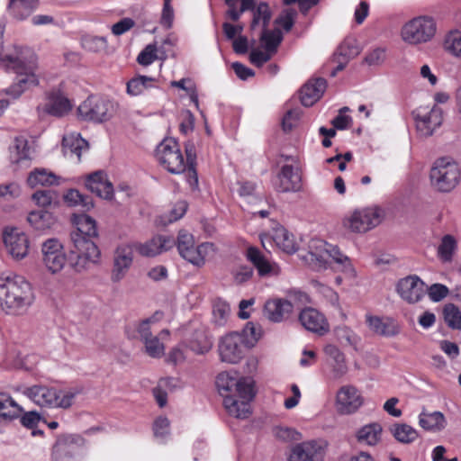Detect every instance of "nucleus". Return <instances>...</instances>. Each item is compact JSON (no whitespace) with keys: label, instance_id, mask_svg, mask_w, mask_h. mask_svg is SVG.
<instances>
[{"label":"nucleus","instance_id":"30","mask_svg":"<svg viewBox=\"0 0 461 461\" xmlns=\"http://www.w3.org/2000/svg\"><path fill=\"white\" fill-rule=\"evenodd\" d=\"M189 350L196 355H204L212 348V338L204 326H199L187 340Z\"/></svg>","mask_w":461,"mask_h":461},{"label":"nucleus","instance_id":"4","mask_svg":"<svg viewBox=\"0 0 461 461\" xmlns=\"http://www.w3.org/2000/svg\"><path fill=\"white\" fill-rule=\"evenodd\" d=\"M32 285L14 273L0 276V309L8 315L25 313L35 302Z\"/></svg>","mask_w":461,"mask_h":461},{"label":"nucleus","instance_id":"20","mask_svg":"<svg viewBox=\"0 0 461 461\" xmlns=\"http://www.w3.org/2000/svg\"><path fill=\"white\" fill-rule=\"evenodd\" d=\"M3 240L7 253L13 259L19 261L28 256L30 240L23 231L17 228H5Z\"/></svg>","mask_w":461,"mask_h":461},{"label":"nucleus","instance_id":"41","mask_svg":"<svg viewBox=\"0 0 461 461\" xmlns=\"http://www.w3.org/2000/svg\"><path fill=\"white\" fill-rule=\"evenodd\" d=\"M29 223L35 230H44L50 229L56 223L54 215L45 210H37L31 212L27 218Z\"/></svg>","mask_w":461,"mask_h":461},{"label":"nucleus","instance_id":"37","mask_svg":"<svg viewBox=\"0 0 461 461\" xmlns=\"http://www.w3.org/2000/svg\"><path fill=\"white\" fill-rule=\"evenodd\" d=\"M323 350L325 355L332 360V374L334 378L338 379L343 376L348 371L344 354L332 344L325 346Z\"/></svg>","mask_w":461,"mask_h":461},{"label":"nucleus","instance_id":"47","mask_svg":"<svg viewBox=\"0 0 461 461\" xmlns=\"http://www.w3.org/2000/svg\"><path fill=\"white\" fill-rule=\"evenodd\" d=\"M457 242L454 236L447 234L442 237L438 248V256L441 260L447 262L452 259L453 254L456 250Z\"/></svg>","mask_w":461,"mask_h":461},{"label":"nucleus","instance_id":"39","mask_svg":"<svg viewBox=\"0 0 461 461\" xmlns=\"http://www.w3.org/2000/svg\"><path fill=\"white\" fill-rule=\"evenodd\" d=\"M419 424L426 430L440 431L445 429L447 421L445 416L440 411L430 413L422 411L419 415Z\"/></svg>","mask_w":461,"mask_h":461},{"label":"nucleus","instance_id":"40","mask_svg":"<svg viewBox=\"0 0 461 461\" xmlns=\"http://www.w3.org/2000/svg\"><path fill=\"white\" fill-rule=\"evenodd\" d=\"M273 240L279 249L288 254H293L298 249V245L294 235L284 227H279L275 230Z\"/></svg>","mask_w":461,"mask_h":461},{"label":"nucleus","instance_id":"21","mask_svg":"<svg viewBox=\"0 0 461 461\" xmlns=\"http://www.w3.org/2000/svg\"><path fill=\"white\" fill-rule=\"evenodd\" d=\"M273 187L278 193H298L302 190V176L298 167L285 164L273 180Z\"/></svg>","mask_w":461,"mask_h":461},{"label":"nucleus","instance_id":"23","mask_svg":"<svg viewBox=\"0 0 461 461\" xmlns=\"http://www.w3.org/2000/svg\"><path fill=\"white\" fill-rule=\"evenodd\" d=\"M134 247L131 243L121 244L114 251L113 266L111 280L114 283L122 280L129 271L133 261Z\"/></svg>","mask_w":461,"mask_h":461},{"label":"nucleus","instance_id":"33","mask_svg":"<svg viewBox=\"0 0 461 461\" xmlns=\"http://www.w3.org/2000/svg\"><path fill=\"white\" fill-rule=\"evenodd\" d=\"M382 432V426L377 422H372L358 429L355 436L359 444L375 447L381 441Z\"/></svg>","mask_w":461,"mask_h":461},{"label":"nucleus","instance_id":"55","mask_svg":"<svg viewBox=\"0 0 461 461\" xmlns=\"http://www.w3.org/2000/svg\"><path fill=\"white\" fill-rule=\"evenodd\" d=\"M82 47L92 52H97L106 47L107 41L104 37L86 36L81 41Z\"/></svg>","mask_w":461,"mask_h":461},{"label":"nucleus","instance_id":"18","mask_svg":"<svg viewBox=\"0 0 461 461\" xmlns=\"http://www.w3.org/2000/svg\"><path fill=\"white\" fill-rule=\"evenodd\" d=\"M364 404V397L360 391L354 385L341 386L335 399V408L341 415H350L357 412Z\"/></svg>","mask_w":461,"mask_h":461},{"label":"nucleus","instance_id":"1","mask_svg":"<svg viewBox=\"0 0 461 461\" xmlns=\"http://www.w3.org/2000/svg\"><path fill=\"white\" fill-rule=\"evenodd\" d=\"M76 230L70 233V267L77 274L89 271L101 260V251L91 238L97 235L95 221L84 213L74 214Z\"/></svg>","mask_w":461,"mask_h":461},{"label":"nucleus","instance_id":"53","mask_svg":"<svg viewBox=\"0 0 461 461\" xmlns=\"http://www.w3.org/2000/svg\"><path fill=\"white\" fill-rule=\"evenodd\" d=\"M64 199L66 203H68L71 206L75 205H82L86 210H89L93 207V203L88 200L87 197H85L83 194L79 193V191L76 189H70L65 194Z\"/></svg>","mask_w":461,"mask_h":461},{"label":"nucleus","instance_id":"22","mask_svg":"<svg viewBox=\"0 0 461 461\" xmlns=\"http://www.w3.org/2000/svg\"><path fill=\"white\" fill-rule=\"evenodd\" d=\"M300 324L308 331L323 336L330 331L326 316L312 307H304L298 314Z\"/></svg>","mask_w":461,"mask_h":461},{"label":"nucleus","instance_id":"60","mask_svg":"<svg viewBox=\"0 0 461 461\" xmlns=\"http://www.w3.org/2000/svg\"><path fill=\"white\" fill-rule=\"evenodd\" d=\"M172 0H164L160 23L167 29H170L174 22V9L171 5Z\"/></svg>","mask_w":461,"mask_h":461},{"label":"nucleus","instance_id":"45","mask_svg":"<svg viewBox=\"0 0 461 461\" xmlns=\"http://www.w3.org/2000/svg\"><path fill=\"white\" fill-rule=\"evenodd\" d=\"M27 183L32 188L38 185H52L58 184V177L44 168H36L30 173Z\"/></svg>","mask_w":461,"mask_h":461},{"label":"nucleus","instance_id":"56","mask_svg":"<svg viewBox=\"0 0 461 461\" xmlns=\"http://www.w3.org/2000/svg\"><path fill=\"white\" fill-rule=\"evenodd\" d=\"M158 51L156 44L147 45L143 50L138 55L137 61L142 66H149L158 59L157 52Z\"/></svg>","mask_w":461,"mask_h":461},{"label":"nucleus","instance_id":"51","mask_svg":"<svg viewBox=\"0 0 461 461\" xmlns=\"http://www.w3.org/2000/svg\"><path fill=\"white\" fill-rule=\"evenodd\" d=\"M189 347L183 341L174 347L168 353L167 360L175 365L182 364L188 358Z\"/></svg>","mask_w":461,"mask_h":461},{"label":"nucleus","instance_id":"36","mask_svg":"<svg viewBox=\"0 0 461 461\" xmlns=\"http://www.w3.org/2000/svg\"><path fill=\"white\" fill-rule=\"evenodd\" d=\"M23 409L11 395L0 393V418L4 420H14L23 414Z\"/></svg>","mask_w":461,"mask_h":461},{"label":"nucleus","instance_id":"6","mask_svg":"<svg viewBox=\"0 0 461 461\" xmlns=\"http://www.w3.org/2000/svg\"><path fill=\"white\" fill-rule=\"evenodd\" d=\"M80 392L77 388L60 390L43 384H34L26 387L23 393L41 408L68 409Z\"/></svg>","mask_w":461,"mask_h":461},{"label":"nucleus","instance_id":"38","mask_svg":"<svg viewBox=\"0 0 461 461\" xmlns=\"http://www.w3.org/2000/svg\"><path fill=\"white\" fill-rule=\"evenodd\" d=\"M72 109V104L68 98L59 93H53L50 95L45 106V111L54 116H63Z\"/></svg>","mask_w":461,"mask_h":461},{"label":"nucleus","instance_id":"49","mask_svg":"<svg viewBox=\"0 0 461 461\" xmlns=\"http://www.w3.org/2000/svg\"><path fill=\"white\" fill-rule=\"evenodd\" d=\"M443 318L447 325L456 330H461V311L453 303H447L443 308Z\"/></svg>","mask_w":461,"mask_h":461},{"label":"nucleus","instance_id":"9","mask_svg":"<svg viewBox=\"0 0 461 461\" xmlns=\"http://www.w3.org/2000/svg\"><path fill=\"white\" fill-rule=\"evenodd\" d=\"M384 217V210L378 206L357 209L344 218L343 226L354 233H366L378 226Z\"/></svg>","mask_w":461,"mask_h":461},{"label":"nucleus","instance_id":"44","mask_svg":"<svg viewBox=\"0 0 461 461\" xmlns=\"http://www.w3.org/2000/svg\"><path fill=\"white\" fill-rule=\"evenodd\" d=\"M186 154V182L191 189H196L198 186V176L194 168L195 160V149L194 145L191 142L185 144Z\"/></svg>","mask_w":461,"mask_h":461},{"label":"nucleus","instance_id":"8","mask_svg":"<svg viewBox=\"0 0 461 461\" xmlns=\"http://www.w3.org/2000/svg\"><path fill=\"white\" fill-rule=\"evenodd\" d=\"M179 255L187 262L195 267H203L207 258L215 254L216 248L213 243L203 242L195 246L194 236L186 230H180L176 242Z\"/></svg>","mask_w":461,"mask_h":461},{"label":"nucleus","instance_id":"17","mask_svg":"<svg viewBox=\"0 0 461 461\" xmlns=\"http://www.w3.org/2000/svg\"><path fill=\"white\" fill-rule=\"evenodd\" d=\"M418 134L422 138L431 136L443 122V112L438 105L429 110L419 108L413 113Z\"/></svg>","mask_w":461,"mask_h":461},{"label":"nucleus","instance_id":"64","mask_svg":"<svg viewBox=\"0 0 461 461\" xmlns=\"http://www.w3.org/2000/svg\"><path fill=\"white\" fill-rule=\"evenodd\" d=\"M446 48L455 56L461 57V36L453 34L446 40Z\"/></svg>","mask_w":461,"mask_h":461},{"label":"nucleus","instance_id":"50","mask_svg":"<svg viewBox=\"0 0 461 461\" xmlns=\"http://www.w3.org/2000/svg\"><path fill=\"white\" fill-rule=\"evenodd\" d=\"M230 312V305L221 300L214 302L212 306V319L216 325L222 326L226 323Z\"/></svg>","mask_w":461,"mask_h":461},{"label":"nucleus","instance_id":"13","mask_svg":"<svg viewBox=\"0 0 461 461\" xmlns=\"http://www.w3.org/2000/svg\"><path fill=\"white\" fill-rule=\"evenodd\" d=\"M153 319H146L135 324L134 328L139 338L144 345L145 352L153 358H159L164 355L165 346L160 339L169 336L167 330H162L158 336L153 334Z\"/></svg>","mask_w":461,"mask_h":461},{"label":"nucleus","instance_id":"7","mask_svg":"<svg viewBox=\"0 0 461 461\" xmlns=\"http://www.w3.org/2000/svg\"><path fill=\"white\" fill-rule=\"evenodd\" d=\"M461 169L457 161L450 156L434 160L429 170L431 186L439 193H450L460 183Z\"/></svg>","mask_w":461,"mask_h":461},{"label":"nucleus","instance_id":"62","mask_svg":"<svg viewBox=\"0 0 461 461\" xmlns=\"http://www.w3.org/2000/svg\"><path fill=\"white\" fill-rule=\"evenodd\" d=\"M273 52L265 50V51L255 49L250 51L249 59L252 64L257 67H262L265 63H267L272 56Z\"/></svg>","mask_w":461,"mask_h":461},{"label":"nucleus","instance_id":"61","mask_svg":"<svg viewBox=\"0 0 461 461\" xmlns=\"http://www.w3.org/2000/svg\"><path fill=\"white\" fill-rule=\"evenodd\" d=\"M427 292L432 302H439L447 297L449 290L442 284H433L427 289Z\"/></svg>","mask_w":461,"mask_h":461},{"label":"nucleus","instance_id":"14","mask_svg":"<svg viewBox=\"0 0 461 461\" xmlns=\"http://www.w3.org/2000/svg\"><path fill=\"white\" fill-rule=\"evenodd\" d=\"M115 112V104L106 98L90 96L77 108L80 118L86 121L102 122L108 121Z\"/></svg>","mask_w":461,"mask_h":461},{"label":"nucleus","instance_id":"3","mask_svg":"<svg viewBox=\"0 0 461 461\" xmlns=\"http://www.w3.org/2000/svg\"><path fill=\"white\" fill-rule=\"evenodd\" d=\"M0 67L16 74L15 82L5 90L13 99L18 98L24 91L39 83L36 76L37 58L28 48H15L14 54L0 57Z\"/></svg>","mask_w":461,"mask_h":461},{"label":"nucleus","instance_id":"16","mask_svg":"<svg viewBox=\"0 0 461 461\" xmlns=\"http://www.w3.org/2000/svg\"><path fill=\"white\" fill-rule=\"evenodd\" d=\"M83 441L78 435L59 436L52 447L50 461H77L78 451Z\"/></svg>","mask_w":461,"mask_h":461},{"label":"nucleus","instance_id":"29","mask_svg":"<svg viewBox=\"0 0 461 461\" xmlns=\"http://www.w3.org/2000/svg\"><path fill=\"white\" fill-rule=\"evenodd\" d=\"M62 149L67 158L79 162L82 152L88 149V143L79 133L70 132L63 137Z\"/></svg>","mask_w":461,"mask_h":461},{"label":"nucleus","instance_id":"19","mask_svg":"<svg viewBox=\"0 0 461 461\" xmlns=\"http://www.w3.org/2000/svg\"><path fill=\"white\" fill-rule=\"evenodd\" d=\"M218 353L221 362L239 363L244 356V339L238 332H231L222 337L218 345Z\"/></svg>","mask_w":461,"mask_h":461},{"label":"nucleus","instance_id":"63","mask_svg":"<svg viewBox=\"0 0 461 461\" xmlns=\"http://www.w3.org/2000/svg\"><path fill=\"white\" fill-rule=\"evenodd\" d=\"M55 194L50 190L37 191L32 194V200L41 207L50 205L55 198Z\"/></svg>","mask_w":461,"mask_h":461},{"label":"nucleus","instance_id":"10","mask_svg":"<svg viewBox=\"0 0 461 461\" xmlns=\"http://www.w3.org/2000/svg\"><path fill=\"white\" fill-rule=\"evenodd\" d=\"M156 158L171 174L186 175V164L178 142L173 138L164 139L157 147Z\"/></svg>","mask_w":461,"mask_h":461},{"label":"nucleus","instance_id":"12","mask_svg":"<svg viewBox=\"0 0 461 461\" xmlns=\"http://www.w3.org/2000/svg\"><path fill=\"white\" fill-rule=\"evenodd\" d=\"M41 262L51 275H59L67 266L68 255L63 243L57 238L44 240L41 246Z\"/></svg>","mask_w":461,"mask_h":461},{"label":"nucleus","instance_id":"15","mask_svg":"<svg viewBox=\"0 0 461 461\" xmlns=\"http://www.w3.org/2000/svg\"><path fill=\"white\" fill-rule=\"evenodd\" d=\"M328 442L324 439H311L297 443L291 448L289 461H324Z\"/></svg>","mask_w":461,"mask_h":461},{"label":"nucleus","instance_id":"32","mask_svg":"<svg viewBox=\"0 0 461 461\" xmlns=\"http://www.w3.org/2000/svg\"><path fill=\"white\" fill-rule=\"evenodd\" d=\"M32 158V150L24 137H16L10 146V160L14 164L27 166Z\"/></svg>","mask_w":461,"mask_h":461},{"label":"nucleus","instance_id":"34","mask_svg":"<svg viewBox=\"0 0 461 461\" xmlns=\"http://www.w3.org/2000/svg\"><path fill=\"white\" fill-rule=\"evenodd\" d=\"M366 321L370 330L377 335L392 337L399 333V328L389 319L366 314Z\"/></svg>","mask_w":461,"mask_h":461},{"label":"nucleus","instance_id":"52","mask_svg":"<svg viewBox=\"0 0 461 461\" xmlns=\"http://www.w3.org/2000/svg\"><path fill=\"white\" fill-rule=\"evenodd\" d=\"M359 53L360 49L355 39H346L338 49V54L346 60L357 57Z\"/></svg>","mask_w":461,"mask_h":461},{"label":"nucleus","instance_id":"59","mask_svg":"<svg viewBox=\"0 0 461 461\" xmlns=\"http://www.w3.org/2000/svg\"><path fill=\"white\" fill-rule=\"evenodd\" d=\"M171 85L173 86L181 88L189 95L191 102L198 107V95L196 93L195 87L194 84L191 83L189 79L183 78L179 81H172Z\"/></svg>","mask_w":461,"mask_h":461},{"label":"nucleus","instance_id":"28","mask_svg":"<svg viewBox=\"0 0 461 461\" xmlns=\"http://www.w3.org/2000/svg\"><path fill=\"white\" fill-rule=\"evenodd\" d=\"M86 186L101 198L111 199L113 195V185L103 171L89 175L86 180Z\"/></svg>","mask_w":461,"mask_h":461},{"label":"nucleus","instance_id":"2","mask_svg":"<svg viewBox=\"0 0 461 461\" xmlns=\"http://www.w3.org/2000/svg\"><path fill=\"white\" fill-rule=\"evenodd\" d=\"M216 386L230 415L237 419L249 416L250 402L255 397L252 378L242 376L235 370L225 371L217 375Z\"/></svg>","mask_w":461,"mask_h":461},{"label":"nucleus","instance_id":"31","mask_svg":"<svg viewBox=\"0 0 461 461\" xmlns=\"http://www.w3.org/2000/svg\"><path fill=\"white\" fill-rule=\"evenodd\" d=\"M326 80L316 78L306 83L301 89V102L303 106L309 107L316 103L326 89Z\"/></svg>","mask_w":461,"mask_h":461},{"label":"nucleus","instance_id":"54","mask_svg":"<svg viewBox=\"0 0 461 461\" xmlns=\"http://www.w3.org/2000/svg\"><path fill=\"white\" fill-rule=\"evenodd\" d=\"M271 18L269 6L267 3H260L254 11L252 27H255L259 23H263V27L267 28Z\"/></svg>","mask_w":461,"mask_h":461},{"label":"nucleus","instance_id":"24","mask_svg":"<svg viewBox=\"0 0 461 461\" xmlns=\"http://www.w3.org/2000/svg\"><path fill=\"white\" fill-rule=\"evenodd\" d=\"M396 290L402 299L415 303L424 296L425 284L418 276H408L398 281Z\"/></svg>","mask_w":461,"mask_h":461},{"label":"nucleus","instance_id":"26","mask_svg":"<svg viewBox=\"0 0 461 461\" xmlns=\"http://www.w3.org/2000/svg\"><path fill=\"white\" fill-rule=\"evenodd\" d=\"M247 258L257 268L260 276H277L280 274V267L278 265L269 260V258L263 255L257 248H249L247 250Z\"/></svg>","mask_w":461,"mask_h":461},{"label":"nucleus","instance_id":"11","mask_svg":"<svg viewBox=\"0 0 461 461\" xmlns=\"http://www.w3.org/2000/svg\"><path fill=\"white\" fill-rule=\"evenodd\" d=\"M436 32L434 20L428 16H418L406 23L401 31L404 42L411 45L430 41Z\"/></svg>","mask_w":461,"mask_h":461},{"label":"nucleus","instance_id":"57","mask_svg":"<svg viewBox=\"0 0 461 461\" xmlns=\"http://www.w3.org/2000/svg\"><path fill=\"white\" fill-rule=\"evenodd\" d=\"M297 12L294 9H285L276 18V23L280 25L285 32H289L294 24Z\"/></svg>","mask_w":461,"mask_h":461},{"label":"nucleus","instance_id":"46","mask_svg":"<svg viewBox=\"0 0 461 461\" xmlns=\"http://www.w3.org/2000/svg\"><path fill=\"white\" fill-rule=\"evenodd\" d=\"M155 78L147 76H137L127 83L126 92L131 96L142 94L146 89L151 87Z\"/></svg>","mask_w":461,"mask_h":461},{"label":"nucleus","instance_id":"27","mask_svg":"<svg viewBox=\"0 0 461 461\" xmlns=\"http://www.w3.org/2000/svg\"><path fill=\"white\" fill-rule=\"evenodd\" d=\"M175 241L168 236H157L145 243H132L135 250L145 257H154L173 247Z\"/></svg>","mask_w":461,"mask_h":461},{"label":"nucleus","instance_id":"42","mask_svg":"<svg viewBox=\"0 0 461 461\" xmlns=\"http://www.w3.org/2000/svg\"><path fill=\"white\" fill-rule=\"evenodd\" d=\"M389 430L397 441L403 444H411L419 437L418 431L405 423L393 424Z\"/></svg>","mask_w":461,"mask_h":461},{"label":"nucleus","instance_id":"25","mask_svg":"<svg viewBox=\"0 0 461 461\" xmlns=\"http://www.w3.org/2000/svg\"><path fill=\"white\" fill-rule=\"evenodd\" d=\"M293 312V303L285 298L268 299L264 304V316L271 322H283L288 320Z\"/></svg>","mask_w":461,"mask_h":461},{"label":"nucleus","instance_id":"43","mask_svg":"<svg viewBox=\"0 0 461 461\" xmlns=\"http://www.w3.org/2000/svg\"><path fill=\"white\" fill-rule=\"evenodd\" d=\"M177 385V381L172 377L161 378L152 393L159 407L166 406L167 402V393L172 392Z\"/></svg>","mask_w":461,"mask_h":461},{"label":"nucleus","instance_id":"58","mask_svg":"<svg viewBox=\"0 0 461 461\" xmlns=\"http://www.w3.org/2000/svg\"><path fill=\"white\" fill-rule=\"evenodd\" d=\"M337 337L340 343L351 346L355 348H357L359 342L358 336L353 330L347 327L338 329Z\"/></svg>","mask_w":461,"mask_h":461},{"label":"nucleus","instance_id":"35","mask_svg":"<svg viewBox=\"0 0 461 461\" xmlns=\"http://www.w3.org/2000/svg\"><path fill=\"white\" fill-rule=\"evenodd\" d=\"M39 0H10L8 13L16 21L27 19L38 7Z\"/></svg>","mask_w":461,"mask_h":461},{"label":"nucleus","instance_id":"5","mask_svg":"<svg viewBox=\"0 0 461 461\" xmlns=\"http://www.w3.org/2000/svg\"><path fill=\"white\" fill-rule=\"evenodd\" d=\"M309 252L306 260L316 270L326 269L332 267L342 271L349 276H355V270L351 260L344 255L337 246L329 244L321 240H312L309 245Z\"/></svg>","mask_w":461,"mask_h":461},{"label":"nucleus","instance_id":"48","mask_svg":"<svg viewBox=\"0 0 461 461\" xmlns=\"http://www.w3.org/2000/svg\"><path fill=\"white\" fill-rule=\"evenodd\" d=\"M282 40L283 35L279 29L269 31L264 28L260 37V41L265 50L271 51L274 54L276 52L277 47L281 43Z\"/></svg>","mask_w":461,"mask_h":461}]
</instances>
